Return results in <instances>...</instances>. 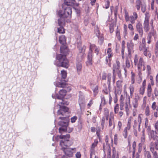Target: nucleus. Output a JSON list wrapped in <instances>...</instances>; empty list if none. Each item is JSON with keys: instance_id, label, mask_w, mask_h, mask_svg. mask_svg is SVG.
<instances>
[{"instance_id": "obj_1", "label": "nucleus", "mask_w": 158, "mask_h": 158, "mask_svg": "<svg viewBox=\"0 0 158 158\" xmlns=\"http://www.w3.org/2000/svg\"><path fill=\"white\" fill-rule=\"evenodd\" d=\"M60 51L61 54L56 56V59L58 60V63L56 64V66L67 69L69 67V63L66 57L68 54V49L66 47L62 46L60 48Z\"/></svg>"}, {"instance_id": "obj_2", "label": "nucleus", "mask_w": 158, "mask_h": 158, "mask_svg": "<svg viewBox=\"0 0 158 158\" xmlns=\"http://www.w3.org/2000/svg\"><path fill=\"white\" fill-rule=\"evenodd\" d=\"M120 107L121 110H125L127 116H129L130 109L131 107L130 103V98L129 96L125 98L122 94L119 99Z\"/></svg>"}, {"instance_id": "obj_3", "label": "nucleus", "mask_w": 158, "mask_h": 158, "mask_svg": "<svg viewBox=\"0 0 158 158\" xmlns=\"http://www.w3.org/2000/svg\"><path fill=\"white\" fill-rule=\"evenodd\" d=\"M135 65L137 66L138 72V75L141 80H142V71L145 70V62L143 58L142 57H140L139 58L137 54L135 55L134 60Z\"/></svg>"}, {"instance_id": "obj_4", "label": "nucleus", "mask_w": 158, "mask_h": 158, "mask_svg": "<svg viewBox=\"0 0 158 158\" xmlns=\"http://www.w3.org/2000/svg\"><path fill=\"white\" fill-rule=\"evenodd\" d=\"M59 119L61 120V121H60L58 123V125L61 127L59 128V132L60 133L63 132L70 133L73 131V128L68 127L69 122L68 118L66 117H59Z\"/></svg>"}, {"instance_id": "obj_5", "label": "nucleus", "mask_w": 158, "mask_h": 158, "mask_svg": "<svg viewBox=\"0 0 158 158\" xmlns=\"http://www.w3.org/2000/svg\"><path fill=\"white\" fill-rule=\"evenodd\" d=\"M71 6L65 5L63 3L62 8L64 9V13L62 14L60 12H59L58 15L60 17L64 18H71L72 12Z\"/></svg>"}, {"instance_id": "obj_6", "label": "nucleus", "mask_w": 158, "mask_h": 158, "mask_svg": "<svg viewBox=\"0 0 158 158\" xmlns=\"http://www.w3.org/2000/svg\"><path fill=\"white\" fill-rule=\"evenodd\" d=\"M59 138L62 139L60 141V144L61 148H67L66 147L70 146L73 143L72 142L69 140L70 135L69 134L66 135H60Z\"/></svg>"}, {"instance_id": "obj_7", "label": "nucleus", "mask_w": 158, "mask_h": 158, "mask_svg": "<svg viewBox=\"0 0 158 158\" xmlns=\"http://www.w3.org/2000/svg\"><path fill=\"white\" fill-rule=\"evenodd\" d=\"M112 44L109 43L108 44V48L106 49V54L107 56L106 58V64L108 65L109 67H111V58L113 56L114 53L111 48Z\"/></svg>"}, {"instance_id": "obj_8", "label": "nucleus", "mask_w": 158, "mask_h": 158, "mask_svg": "<svg viewBox=\"0 0 158 158\" xmlns=\"http://www.w3.org/2000/svg\"><path fill=\"white\" fill-rule=\"evenodd\" d=\"M133 15L129 16L128 12L126 10H124V18L127 22L130 21L131 24L135 23V21L138 18V15L135 11L133 12Z\"/></svg>"}, {"instance_id": "obj_9", "label": "nucleus", "mask_w": 158, "mask_h": 158, "mask_svg": "<svg viewBox=\"0 0 158 158\" xmlns=\"http://www.w3.org/2000/svg\"><path fill=\"white\" fill-rule=\"evenodd\" d=\"M61 150L63 151L65 155H63L62 158H70V157L73 156L74 153L77 151L75 148H70L63 147L61 148Z\"/></svg>"}, {"instance_id": "obj_10", "label": "nucleus", "mask_w": 158, "mask_h": 158, "mask_svg": "<svg viewBox=\"0 0 158 158\" xmlns=\"http://www.w3.org/2000/svg\"><path fill=\"white\" fill-rule=\"evenodd\" d=\"M143 114H139L137 118H135L133 121L132 126L134 130L136 131L138 130L139 131H140V126L142 120Z\"/></svg>"}, {"instance_id": "obj_11", "label": "nucleus", "mask_w": 158, "mask_h": 158, "mask_svg": "<svg viewBox=\"0 0 158 158\" xmlns=\"http://www.w3.org/2000/svg\"><path fill=\"white\" fill-rule=\"evenodd\" d=\"M134 7L137 11H139L141 8L142 12L144 13L146 10V3L141 0H137L135 3Z\"/></svg>"}, {"instance_id": "obj_12", "label": "nucleus", "mask_w": 158, "mask_h": 158, "mask_svg": "<svg viewBox=\"0 0 158 158\" xmlns=\"http://www.w3.org/2000/svg\"><path fill=\"white\" fill-rule=\"evenodd\" d=\"M150 16L149 14L146 12L145 15L144 20L143 23V29L146 32H148L150 29L149 19Z\"/></svg>"}, {"instance_id": "obj_13", "label": "nucleus", "mask_w": 158, "mask_h": 158, "mask_svg": "<svg viewBox=\"0 0 158 158\" xmlns=\"http://www.w3.org/2000/svg\"><path fill=\"white\" fill-rule=\"evenodd\" d=\"M116 73L118 74L119 78L121 79L122 78V76L120 68L113 66L112 81L113 84H114L115 82Z\"/></svg>"}, {"instance_id": "obj_14", "label": "nucleus", "mask_w": 158, "mask_h": 158, "mask_svg": "<svg viewBox=\"0 0 158 158\" xmlns=\"http://www.w3.org/2000/svg\"><path fill=\"white\" fill-rule=\"evenodd\" d=\"M139 49L140 51H142L143 54L145 56L150 58L152 56L151 52L147 49L146 45L140 44Z\"/></svg>"}, {"instance_id": "obj_15", "label": "nucleus", "mask_w": 158, "mask_h": 158, "mask_svg": "<svg viewBox=\"0 0 158 158\" xmlns=\"http://www.w3.org/2000/svg\"><path fill=\"white\" fill-rule=\"evenodd\" d=\"M132 118V117L131 116L130 117L128 118L127 126L124 128L123 132V135L125 139L127 138L128 136L127 131L130 130L131 129Z\"/></svg>"}, {"instance_id": "obj_16", "label": "nucleus", "mask_w": 158, "mask_h": 158, "mask_svg": "<svg viewBox=\"0 0 158 158\" xmlns=\"http://www.w3.org/2000/svg\"><path fill=\"white\" fill-rule=\"evenodd\" d=\"M150 79L151 81V83L148 84L147 87V94L148 97H150L152 95V85L153 86L154 85L153 78L152 76H150Z\"/></svg>"}, {"instance_id": "obj_17", "label": "nucleus", "mask_w": 158, "mask_h": 158, "mask_svg": "<svg viewBox=\"0 0 158 158\" xmlns=\"http://www.w3.org/2000/svg\"><path fill=\"white\" fill-rule=\"evenodd\" d=\"M77 47L79 50V52L80 53H84L85 51L86 47L84 45H82L81 37L77 39Z\"/></svg>"}, {"instance_id": "obj_18", "label": "nucleus", "mask_w": 158, "mask_h": 158, "mask_svg": "<svg viewBox=\"0 0 158 158\" xmlns=\"http://www.w3.org/2000/svg\"><path fill=\"white\" fill-rule=\"evenodd\" d=\"M127 48L128 56L130 58L131 56V52L133 51L134 44L132 40H130L129 42L127 43Z\"/></svg>"}, {"instance_id": "obj_19", "label": "nucleus", "mask_w": 158, "mask_h": 158, "mask_svg": "<svg viewBox=\"0 0 158 158\" xmlns=\"http://www.w3.org/2000/svg\"><path fill=\"white\" fill-rule=\"evenodd\" d=\"M135 27L139 35L142 36L143 34V29L142 23L140 21H138L136 23Z\"/></svg>"}, {"instance_id": "obj_20", "label": "nucleus", "mask_w": 158, "mask_h": 158, "mask_svg": "<svg viewBox=\"0 0 158 158\" xmlns=\"http://www.w3.org/2000/svg\"><path fill=\"white\" fill-rule=\"evenodd\" d=\"M103 150L105 156H106V153H107V158H110L111 157V148L110 146L108 145L103 147Z\"/></svg>"}, {"instance_id": "obj_21", "label": "nucleus", "mask_w": 158, "mask_h": 158, "mask_svg": "<svg viewBox=\"0 0 158 158\" xmlns=\"http://www.w3.org/2000/svg\"><path fill=\"white\" fill-rule=\"evenodd\" d=\"M69 108L65 106H60V110L57 112V114L58 115H64V114L69 111Z\"/></svg>"}, {"instance_id": "obj_22", "label": "nucleus", "mask_w": 158, "mask_h": 158, "mask_svg": "<svg viewBox=\"0 0 158 158\" xmlns=\"http://www.w3.org/2000/svg\"><path fill=\"white\" fill-rule=\"evenodd\" d=\"M131 67V64L130 62L128 56H127L125 60V66L124 67V74L125 75H127V69H129Z\"/></svg>"}, {"instance_id": "obj_23", "label": "nucleus", "mask_w": 158, "mask_h": 158, "mask_svg": "<svg viewBox=\"0 0 158 158\" xmlns=\"http://www.w3.org/2000/svg\"><path fill=\"white\" fill-rule=\"evenodd\" d=\"M93 54L88 53L87 55V60L86 62L87 66L91 65L93 64Z\"/></svg>"}, {"instance_id": "obj_24", "label": "nucleus", "mask_w": 158, "mask_h": 158, "mask_svg": "<svg viewBox=\"0 0 158 158\" xmlns=\"http://www.w3.org/2000/svg\"><path fill=\"white\" fill-rule=\"evenodd\" d=\"M108 127H112L114 129L115 127V124L114 121V118L113 116L112 117H110L108 118Z\"/></svg>"}, {"instance_id": "obj_25", "label": "nucleus", "mask_w": 158, "mask_h": 158, "mask_svg": "<svg viewBox=\"0 0 158 158\" xmlns=\"http://www.w3.org/2000/svg\"><path fill=\"white\" fill-rule=\"evenodd\" d=\"M141 143L139 144V147L142 148L143 145L144 144L145 141V136L144 134V131H142V135L141 138Z\"/></svg>"}, {"instance_id": "obj_26", "label": "nucleus", "mask_w": 158, "mask_h": 158, "mask_svg": "<svg viewBox=\"0 0 158 158\" xmlns=\"http://www.w3.org/2000/svg\"><path fill=\"white\" fill-rule=\"evenodd\" d=\"M77 72L78 74H80L81 72L82 69V64L80 62H78L76 64Z\"/></svg>"}, {"instance_id": "obj_27", "label": "nucleus", "mask_w": 158, "mask_h": 158, "mask_svg": "<svg viewBox=\"0 0 158 158\" xmlns=\"http://www.w3.org/2000/svg\"><path fill=\"white\" fill-rule=\"evenodd\" d=\"M66 38L64 35H62L59 37V42L62 44L66 43Z\"/></svg>"}, {"instance_id": "obj_28", "label": "nucleus", "mask_w": 158, "mask_h": 158, "mask_svg": "<svg viewBox=\"0 0 158 158\" xmlns=\"http://www.w3.org/2000/svg\"><path fill=\"white\" fill-rule=\"evenodd\" d=\"M131 23H129L128 25V27L130 31V34L131 36H133L134 34V28L133 25Z\"/></svg>"}, {"instance_id": "obj_29", "label": "nucleus", "mask_w": 158, "mask_h": 158, "mask_svg": "<svg viewBox=\"0 0 158 158\" xmlns=\"http://www.w3.org/2000/svg\"><path fill=\"white\" fill-rule=\"evenodd\" d=\"M156 32L154 29H151V31L148 32L147 36L152 39V36H154L156 35Z\"/></svg>"}, {"instance_id": "obj_30", "label": "nucleus", "mask_w": 158, "mask_h": 158, "mask_svg": "<svg viewBox=\"0 0 158 158\" xmlns=\"http://www.w3.org/2000/svg\"><path fill=\"white\" fill-rule=\"evenodd\" d=\"M74 2H75V0H64V3L65 5L72 6L74 5Z\"/></svg>"}, {"instance_id": "obj_31", "label": "nucleus", "mask_w": 158, "mask_h": 158, "mask_svg": "<svg viewBox=\"0 0 158 158\" xmlns=\"http://www.w3.org/2000/svg\"><path fill=\"white\" fill-rule=\"evenodd\" d=\"M115 37L117 39L118 41H120L121 40V36L120 30L117 27L115 31Z\"/></svg>"}, {"instance_id": "obj_32", "label": "nucleus", "mask_w": 158, "mask_h": 158, "mask_svg": "<svg viewBox=\"0 0 158 158\" xmlns=\"http://www.w3.org/2000/svg\"><path fill=\"white\" fill-rule=\"evenodd\" d=\"M154 52L156 58H158V40L155 43Z\"/></svg>"}, {"instance_id": "obj_33", "label": "nucleus", "mask_w": 158, "mask_h": 158, "mask_svg": "<svg viewBox=\"0 0 158 158\" xmlns=\"http://www.w3.org/2000/svg\"><path fill=\"white\" fill-rule=\"evenodd\" d=\"M96 48H97V47L95 44H92L91 43H90V45L89 47V51L88 53L93 54V49H95Z\"/></svg>"}, {"instance_id": "obj_34", "label": "nucleus", "mask_w": 158, "mask_h": 158, "mask_svg": "<svg viewBox=\"0 0 158 158\" xmlns=\"http://www.w3.org/2000/svg\"><path fill=\"white\" fill-rule=\"evenodd\" d=\"M98 143V139H95L94 140V142L91 145L90 150L95 151L94 148L97 146Z\"/></svg>"}, {"instance_id": "obj_35", "label": "nucleus", "mask_w": 158, "mask_h": 158, "mask_svg": "<svg viewBox=\"0 0 158 158\" xmlns=\"http://www.w3.org/2000/svg\"><path fill=\"white\" fill-rule=\"evenodd\" d=\"M145 127L148 130H150L151 129V126L149 124L148 118H146L145 119Z\"/></svg>"}, {"instance_id": "obj_36", "label": "nucleus", "mask_w": 158, "mask_h": 158, "mask_svg": "<svg viewBox=\"0 0 158 158\" xmlns=\"http://www.w3.org/2000/svg\"><path fill=\"white\" fill-rule=\"evenodd\" d=\"M131 84H133L135 82V74L133 72L131 71Z\"/></svg>"}, {"instance_id": "obj_37", "label": "nucleus", "mask_w": 158, "mask_h": 158, "mask_svg": "<svg viewBox=\"0 0 158 158\" xmlns=\"http://www.w3.org/2000/svg\"><path fill=\"white\" fill-rule=\"evenodd\" d=\"M63 18H64L60 17V18L58 19V24L59 26H62L65 25V21Z\"/></svg>"}, {"instance_id": "obj_38", "label": "nucleus", "mask_w": 158, "mask_h": 158, "mask_svg": "<svg viewBox=\"0 0 158 158\" xmlns=\"http://www.w3.org/2000/svg\"><path fill=\"white\" fill-rule=\"evenodd\" d=\"M132 105L134 109H137L138 106V100L137 98H135L134 101L132 102Z\"/></svg>"}, {"instance_id": "obj_39", "label": "nucleus", "mask_w": 158, "mask_h": 158, "mask_svg": "<svg viewBox=\"0 0 158 158\" xmlns=\"http://www.w3.org/2000/svg\"><path fill=\"white\" fill-rule=\"evenodd\" d=\"M145 114L146 117H148L150 115V108L148 106H147L145 110Z\"/></svg>"}, {"instance_id": "obj_40", "label": "nucleus", "mask_w": 158, "mask_h": 158, "mask_svg": "<svg viewBox=\"0 0 158 158\" xmlns=\"http://www.w3.org/2000/svg\"><path fill=\"white\" fill-rule=\"evenodd\" d=\"M151 108L154 111L158 110V106L156 102H154L152 103Z\"/></svg>"}, {"instance_id": "obj_41", "label": "nucleus", "mask_w": 158, "mask_h": 158, "mask_svg": "<svg viewBox=\"0 0 158 158\" xmlns=\"http://www.w3.org/2000/svg\"><path fill=\"white\" fill-rule=\"evenodd\" d=\"M57 86L60 88H68V85L65 83L60 82L57 84Z\"/></svg>"}, {"instance_id": "obj_42", "label": "nucleus", "mask_w": 158, "mask_h": 158, "mask_svg": "<svg viewBox=\"0 0 158 158\" xmlns=\"http://www.w3.org/2000/svg\"><path fill=\"white\" fill-rule=\"evenodd\" d=\"M104 116L105 117L106 119L107 120L109 118V111L108 109L105 108L104 109Z\"/></svg>"}, {"instance_id": "obj_43", "label": "nucleus", "mask_w": 158, "mask_h": 158, "mask_svg": "<svg viewBox=\"0 0 158 158\" xmlns=\"http://www.w3.org/2000/svg\"><path fill=\"white\" fill-rule=\"evenodd\" d=\"M129 88L130 96H132L134 91V86L133 84L130 85Z\"/></svg>"}, {"instance_id": "obj_44", "label": "nucleus", "mask_w": 158, "mask_h": 158, "mask_svg": "<svg viewBox=\"0 0 158 158\" xmlns=\"http://www.w3.org/2000/svg\"><path fill=\"white\" fill-rule=\"evenodd\" d=\"M119 106L118 104H116L114 107V114L118 113L119 109Z\"/></svg>"}, {"instance_id": "obj_45", "label": "nucleus", "mask_w": 158, "mask_h": 158, "mask_svg": "<svg viewBox=\"0 0 158 158\" xmlns=\"http://www.w3.org/2000/svg\"><path fill=\"white\" fill-rule=\"evenodd\" d=\"M122 88H116L115 89L114 91V94L115 95H119L122 92Z\"/></svg>"}, {"instance_id": "obj_46", "label": "nucleus", "mask_w": 158, "mask_h": 158, "mask_svg": "<svg viewBox=\"0 0 158 158\" xmlns=\"http://www.w3.org/2000/svg\"><path fill=\"white\" fill-rule=\"evenodd\" d=\"M112 77L111 73H109L107 75V84L109 86L110 85L111 80Z\"/></svg>"}, {"instance_id": "obj_47", "label": "nucleus", "mask_w": 158, "mask_h": 158, "mask_svg": "<svg viewBox=\"0 0 158 158\" xmlns=\"http://www.w3.org/2000/svg\"><path fill=\"white\" fill-rule=\"evenodd\" d=\"M67 93V91L64 89H62L60 90L59 92V95L64 97Z\"/></svg>"}, {"instance_id": "obj_48", "label": "nucleus", "mask_w": 158, "mask_h": 158, "mask_svg": "<svg viewBox=\"0 0 158 158\" xmlns=\"http://www.w3.org/2000/svg\"><path fill=\"white\" fill-rule=\"evenodd\" d=\"M150 133V136L154 140L158 139V137L156 135H154V131L153 130L151 131Z\"/></svg>"}, {"instance_id": "obj_49", "label": "nucleus", "mask_w": 158, "mask_h": 158, "mask_svg": "<svg viewBox=\"0 0 158 158\" xmlns=\"http://www.w3.org/2000/svg\"><path fill=\"white\" fill-rule=\"evenodd\" d=\"M127 26L126 24L123 25V34L125 36H126L127 34Z\"/></svg>"}, {"instance_id": "obj_50", "label": "nucleus", "mask_w": 158, "mask_h": 158, "mask_svg": "<svg viewBox=\"0 0 158 158\" xmlns=\"http://www.w3.org/2000/svg\"><path fill=\"white\" fill-rule=\"evenodd\" d=\"M144 154L145 158H152V156L149 151H145Z\"/></svg>"}, {"instance_id": "obj_51", "label": "nucleus", "mask_w": 158, "mask_h": 158, "mask_svg": "<svg viewBox=\"0 0 158 158\" xmlns=\"http://www.w3.org/2000/svg\"><path fill=\"white\" fill-rule=\"evenodd\" d=\"M61 74L62 77L63 79H65L67 77V73L66 71L63 70L61 71Z\"/></svg>"}, {"instance_id": "obj_52", "label": "nucleus", "mask_w": 158, "mask_h": 158, "mask_svg": "<svg viewBox=\"0 0 158 158\" xmlns=\"http://www.w3.org/2000/svg\"><path fill=\"white\" fill-rule=\"evenodd\" d=\"M58 32L60 33L63 34L65 32V29L62 26L58 28Z\"/></svg>"}, {"instance_id": "obj_53", "label": "nucleus", "mask_w": 158, "mask_h": 158, "mask_svg": "<svg viewBox=\"0 0 158 158\" xmlns=\"http://www.w3.org/2000/svg\"><path fill=\"white\" fill-rule=\"evenodd\" d=\"M94 32L96 35L99 38L100 36V33L99 28L97 27L94 30Z\"/></svg>"}, {"instance_id": "obj_54", "label": "nucleus", "mask_w": 158, "mask_h": 158, "mask_svg": "<svg viewBox=\"0 0 158 158\" xmlns=\"http://www.w3.org/2000/svg\"><path fill=\"white\" fill-rule=\"evenodd\" d=\"M105 5H103V7L106 9H108L109 8L110 4V2L108 0H105Z\"/></svg>"}, {"instance_id": "obj_55", "label": "nucleus", "mask_w": 158, "mask_h": 158, "mask_svg": "<svg viewBox=\"0 0 158 158\" xmlns=\"http://www.w3.org/2000/svg\"><path fill=\"white\" fill-rule=\"evenodd\" d=\"M56 97L57 99L62 100V102L60 103L62 105L65 104V103L64 102V101H63V99L64 98L63 97H62V96L60 95H58V94H57L56 95Z\"/></svg>"}, {"instance_id": "obj_56", "label": "nucleus", "mask_w": 158, "mask_h": 158, "mask_svg": "<svg viewBox=\"0 0 158 158\" xmlns=\"http://www.w3.org/2000/svg\"><path fill=\"white\" fill-rule=\"evenodd\" d=\"M155 128V132L156 134L158 135V120L154 124Z\"/></svg>"}, {"instance_id": "obj_57", "label": "nucleus", "mask_w": 158, "mask_h": 158, "mask_svg": "<svg viewBox=\"0 0 158 158\" xmlns=\"http://www.w3.org/2000/svg\"><path fill=\"white\" fill-rule=\"evenodd\" d=\"M145 88L141 86L139 89V94L143 95L144 93Z\"/></svg>"}, {"instance_id": "obj_58", "label": "nucleus", "mask_w": 158, "mask_h": 158, "mask_svg": "<svg viewBox=\"0 0 158 158\" xmlns=\"http://www.w3.org/2000/svg\"><path fill=\"white\" fill-rule=\"evenodd\" d=\"M109 139L108 137V136L107 135H106L105 136V141L106 143V144H105L104 143L103 144V147L106 146H107L110 145L108 143H109Z\"/></svg>"}, {"instance_id": "obj_59", "label": "nucleus", "mask_w": 158, "mask_h": 158, "mask_svg": "<svg viewBox=\"0 0 158 158\" xmlns=\"http://www.w3.org/2000/svg\"><path fill=\"white\" fill-rule=\"evenodd\" d=\"M155 146V144L153 142H152L150 144L149 148H150V151L151 152L155 150H154Z\"/></svg>"}, {"instance_id": "obj_60", "label": "nucleus", "mask_w": 158, "mask_h": 158, "mask_svg": "<svg viewBox=\"0 0 158 158\" xmlns=\"http://www.w3.org/2000/svg\"><path fill=\"white\" fill-rule=\"evenodd\" d=\"M123 82L122 80H118L117 81L116 83V87L117 88H120L122 87V83Z\"/></svg>"}, {"instance_id": "obj_61", "label": "nucleus", "mask_w": 158, "mask_h": 158, "mask_svg": "<svg viewBox=\"0 0 158 158\" xmlns=\"http://www.w3.org/2000/svg\"><path fill=\"white\" fill-rule=\"evenodd\" d=\"M101 104H102V105H104L107 103V102L106 100L105 97L104 96H102L101 98Z\"/></svg>"}, {"instance_id": "obj_62", "label": "nucleus", "mask_w": 158, "mask_h": 158, "mask_svg": "<svg viewBox=\"0 0 158 158\" xmlns=\"http://www.w3.org/2000/svg\"><path fill=\"white\" fill-rule=\"evenodd\" d=\"M147 71L148 75H149L151 74V66L149 65H147Z\"/></svg>"}, {"instance_id": "obj_63", "label": "nucleus", "mask_w": 158, "mask_h": 158, "mask_svg": "<svg viewBox=\"0 0 158 158\" xmlns=\"http://www.w3.org/2000/svg\"><path fill=\"white\" fill-rule=\"evenodd\" d=\"M105 119L106 118L105 116L102 117L101 122V125L102 126V129H103L104 127V125L105 123Z\"/></svg>"}, {"instance_id": "obj_64", "label": "nucleus", "mask_w": 158, "mask_h": 158, "mask_svg": "<svg viewBox=\"0 0 158 158\" xmlns=\"http://www.w3.org/2000/svg\"><path fill=\"white\" fill-rule=\"evenodd\" d=\"M118 135L115 134L114 135V142L115 145H117L118 141Z\"/></svg>"}]
</instances>
